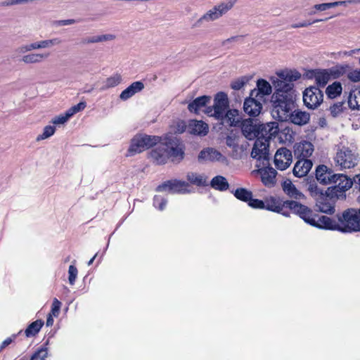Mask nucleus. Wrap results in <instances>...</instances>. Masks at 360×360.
I'll list each match as a JSON object with an SVG mask.
<instances>
[{
    "mask_svg": "<svg viewBox=\"0 0 360 360\" xmlns=\"http://www.w3.org/2000/svg\"><path fill=\"white\" fill-rule=\"evenodd\" d=\"M335 178L332 183H338V185L328 187L326 191L318 187L316 181L312 176H308L304 179L305 185L310 195L316 200V206L319 212L333 214L335 212V203L337 200L346 198L345 192L353 187V179H350L343 174H335Z\"/></svg>",
    "mask_w": 360,
    "mask_h": 360,
    "instance_id": "nucleus-1",
    "label": "nucleus"
},
{
    "mask_svg": "<svg viewBox=\"0 0 360 360\" xmlns=\"http://www.w3.org/2000/svg\"><path fill=\"white\" fill-rule=\"evenodd\" d=\"M309 225L319 229L338 231L343 233L360 231V214L356 208H347L333 217L319 215L312 211Z\"/></svg>",
    "mask_w": 360,
    "mask_h": 360,
    "instance_id": "nucleus-2",
    "label": "nucleus"
},
{
    "mask_svg": "<svg viewBox=\"0 0 360 360\" xmlns=\"http://www.w3.org/2000/svg\"><path fill=\"white\" fill-rule=\"evenodd\" d=\"M271 98V115L281 122L287 121L290 111L296 108V91L289 85L277 84Z\"/></svg>",
    "mask_w": 360,
    "mask_h": 360,
    "instance_id": "nucleus-3",
    "label": "nucleus"
},
{
    "mask_svg": "<svg viewBox=\"0 0 360 360\" xmlns=\"http://www.w3.org/2000/svg\"><path fill=\"white\" fill-rule=\"evenodd\" d=\"M205 113L214 117L222 125L229 127H237L241 120L239 110L229 108L228 96L222 91L218 92L215 95L213 105L207 107Z\"/></svg>",
    "mask_w": 360,
    "mask_h": 360,
    "instance_id": "nucleus-4",
    "label": "nucleus"
},
{
    "mask_svg": "<svg viewBox=\"0 0 360 360\" xmlns=\"http://www.w3.org/2000/svg\"><path fill=\"white\" fill-rule=\"evenodd\" d=\"M285 208L292 211L295 214L299 215L306 223L309 224L312 216V210L306 205L294 200L282 202L279 198L274 196H271L264 202V210L280 213L285 217H289L290 213L288 211H284Z\"/></svg>",
    "mask_w": 360,
    "mask_h": 360,
    "instance_id": "nucleus-5",
    "label": "nucleus"
},
{
    "mask_svg": "<svg viewBox=\"0 0 360 360\" xmlns=\"http://www.w3.org/2000/svg\"><path fill=\"white\" fill-rule=\"evenodd\" d=\"M279 131L278 124L276 122L259 124L258 136L256 139L252 152V158H262L267 163V155H269V142L272 138L276 137Z\"/></svg>",
    "mask_w": 360,
    "mask_h": 360,
    "instance_id": "nucleus-6",
    "label": "nucleus"
},
{
    "mask_svg": "<svg viewBox=\"0 0 360 360\" xmlns=\"http://www.w3.org/2000/svg\"><path fill=\"white\" fill-rule=\"evenodd\" d=\"M162 137L158 136H150L147 134L136 135L131 141L128 149L129 155H134L140 153L150 147L155 146L160 142Z\"/></svg>",
    "mask_w": 360,
    "mask_h": 360,
    "instance_id": "nucleus-7",
    "label": "nucleus"
},
{
    "mask_svg": "<svg viewBox=\"0 0 360 360\" xmlns=\"http://www.w3.org/2000/svg\"><path fill=\"white\" fill-rule=\"evenodd\" d=\"M236 0H229L214 6L212 9L209 10L202 17H200L193 25L194 27H198L201 24L205 22L214 21L219 19L223 15L226 14L234 6Z\"/></svg>",
    "mask_w": 360,
    "mask_h": 360,
    "instance_id": "nucleus-8",
    "label": "nucleus"
},
{
    "mask_svg": "<svg viewBox=\"0 0 360 360\" xmlns=\"http://www.w3.org/2000/svg\"><path fill=\"white\" fill-rule=\"evenodd\" d=\"M259 161V164H257L256 167H259L257 172L261 176L262 182L266 187H274L276 183V177L277 172L275 169L270 166L269 164V155H267V163H264V160L262 158H256Z\"/></svg>",
    "mask_w": 360,
    "mask_h": 360,
    "instance_id": "nucleus-9",
    "label": "nucleus"
},
{
    "mask_svg": "<svg viewBox=\"0 0 360 360\" xmlns=\"http://www.w3.org/2000/svg\"><path fill=\"white\" fill-rule=\"evenodd\" d=\"M167 146L168 159L173 162H180L184 158V148L180 140L173 135H167L164 138Z\"/></svg>",
    "mask_w": 360,
    "mask_h": 360,
    "instance_id": "nucleus-10",
    "label": "nucleus"
},
{
    "mask_svg": "<svg viewBox=\"0 0 360 360\" xmlns=\"http://www.w3.org/2000/svg\"><path fill=\"white\" fill-rule=\"evenodd\" d=\"M337 166L342 169H350L357 165V155L349 148L343 146L338 150L334 158Z\"/></svg>",
    "mask_w": 360,
    "mask_h": 360,
    "instance_id": "nucleus-11",
    "label": "nucleus"
},
{
    "mask_svg": "<svg viewBox=\"0 0 360 360\" xmlns=\"http://www.w3.org/2000/svg\"><path fill=\"white\" fill-rule=\"evenodd\" d=\"M323 101V93L315 86L307 88L303 92V102L309 109L317 108Z\"/></svg>",
    "mask_w": 360,
    "mask_h": 360,
    "instance_id": "nucleus-12",
    "label": "nucleus"
},
{
    "mask_svg": "<svg viewBox=\"0 0 360 360\" xmlns=\"http://www.w3.org/2000/svg\"><path fill=\"white\" fill-rule=\"evenodd\" d=\"M188 184L184 181L177 179L169 180L165 181L156 188V191L163 192L168 191L172 193H188L187 187Z\"/></svg>",
    "mask_w": 360,
    "mask_h": 360,
    "instance_id": "nucleus-13",
    "label": "nucleus"
},
{
    "mask_svg": "<svg viewBox=\"0 0 360 360\" xmlns=\"http://www.w3.org/2000/svg\"><path fill=\"white\" fill-rule=\"evenodd\" d=\"M278 77L272 79L274 87H276L277 84L289 85L294 89L293 82L298 80L301 77V74L296 70H284L277 73Z\"/></svg>",
    "mask_w": 360,
    "mask_h": 360,
    "instance_id": "nucleus-14",
    "label": "nucleus"
},
{
    "mask_svg": "<svg viewBox=\"0 0 360 360\" xmlns=\"http://www.w3.org/2000/svg\"><path fill=\"white\" fill-rule=\"evenodd\" d=\"M259 122L257 120L248 118L242 121L240 120V124L237 126H241L243 134L249 140H253L257 138L259 131Z\"/></svg>",
    "mask_w": 360,
    "mask_h": 360,
    "instance_id": "nucleus-15",
    "label": "nucleus"
},
{
    "mask_svg": "<svg viewBox=\"0 0 360 360\" xmlns=\"http://www.w3.org/2000/svg\"><path fill=\"white\" fill-rule=\"evenodd\" d=\"M159 143L160 144L150 151V157L155 164L164 165L168 160L167 148L164 139Z\"/></svg>",
    "mask_w": 360,
    "mask_h": 360,
    "instance_id": "nucleus-16",
    "label": "nucleus"
},
{
    "mask_svg": "<svg viewBox=\"0 0 360 360\" xmlns=\"http://www.w3.org/2000/svg\"><path fill=\"white\" fill-rule=\"evenodd\" d=\"M259 98L255 96L246 98L243 103V110L250 117L258 116L262 109V105Z\"/></svg>",
    "mask_w": 360,
    "mask_h": 360,
    "instance_id": "nucleus-17",
    "label": "nucleus"
},
{
    "mask_svg": "<svg viewBox=\"0 0 360 360\" xmlns=\"http://www.w3.org/2000/svg\"><path fill=\"white\" fill-rule=\"evenodd\" d=\"M335 176L332 169L324 165H320L316 169V179H314L321 184L326 185L334 181Z\"/></svg>",
    "mask_w": 360,
    "mask_h": 360,
    "instance_id": "nucleus-18",
    "label": "nucleus"
},
{
    "mask_svg": "<svg viewBox=\"0 0 360 360\" xmlns=\"http://www.w3.org/2000/svg\"><path fill=\"white\" fill-rule=\"evenodd\" d=\"M309 78H314L316 81V87L323 88L331 79L327 69H315L307 73Z\"/></svg>",
    "mask_w": 360,
    "mask_h": 360,
    "instance_id": "nucleus-19",
    "label": "nucleus"
},
{
    "mask_svg": "<svg viewBox=\"0 0 360 360\" xmlns=\"http://www.w3.org/2000/svg\"><path fill=\"white\" fill-rule=\"evenodd\" d=\"M309 113L300 109H296V108L290 111L289 117H287V121H290L291 123L298 126L307 124L309 122Z\"/></svg>",
    "mask_w": 360,
    "mask_h": 360,
    "instance_id": "nucleus-20",
    "label": "nucleus"
},
{
    "mask_svg": "<svg viewBox=\"0 0 360 360\" xmlns=\"http://www.w3.org/2000/svg\"><path fill=\"white\" fill-rule=\"evenodd\" d=\"M257 89L251 91L250 96L263 100L264 96L270 95L272 92V86L264 79H259L257 82Z\"/></svg>",
    "mask_w": 360,
    "mask_h": 360,
    "instance_id": "nucleus-21",
    "label": "nucleus"
},
{
    "mask_svg": "<svg viewBox=\"0 0 360 360\" xmlns=\"http://www.w3.org/2000/svg\"><path fill=\"white\" fill-rule=\"evenodd\" d=\"M313 166L311 160L304 158H298V160L295 163L292 173L296 177L305 176L310 171Z\"/></svg>",
    "mask_w": 360,
    "mask_h": 360,
    "instance_id": "nucleus-22",
    "label": "nucleus"
},
{
    "mask_svg": "<svg viewBox=\"0 0 360 360\" xmlns=\"http://www.w3.org/2000/svg\"><path fill=\"white\" fill-rule=\"evenodd\" d=\"M313 151L314 146L309 141H304L294 146V153L297 158L307 159L312 155Z\"/></svg>",
    "mask_w": 360,
    "mask_h": 360,
    "instance_id": "nucleus-23",
    "label": "nucleus"
},
{
    "mask_svg": "<svg viewBox=\"0 0 360 360\" xmlns=\"http://www.w3.org/2000/svg\"><path fill=\"white\" fill-rule=\"evenodd\" d=\"M143 89L144 84L142 82H134L121 92L120 95V98L124 101H127L129 98H131L136 93L142 91Z\"/></svg>",
    "mask_w": 360,
    "mask_h": 360,
    "instance_id": "nucleus-24",
    "label": "nucleus"
},
{
    "mask_svg": "<svg viewBox=\"0 0 360 360\" xmlns=\"http://www.w3.org/2000/svg\"><path fill=\"white\" fill-rule=\"evenodd\" d=\"M190 134L205 136L208 133V125L202 121L191 120L188 125Z\"/></svg>",
    "mask_w": 360,
    "mask_h": 360,
    "instance_id": "nucleus-25",
    "label": "nucleus"
},
{
    "mask_svg": "<svg viewBox=\"0 0 360 360\" xmlns=\"http://www.w3.org/2000/svg\"><path fill=\"white\" fill-rule=\"evenodd\" d=\"M211 96H202L196 98L192 102H191L188 105V110L191 112H194L198 114L199 110L202 107H206V105L210 102Z\"/></svg>",
    "mask_w": 360,
    "mask_h": 360,
    "instance_id": "nucleus-26",
    "label": "nucleus"
},
{
    "mask_svg": "<svg viewBox=\"0 0 360 360\" xmlns=\"http://www.w3.org/2000/svg\"><path fill=\"white\" fill-rule=\"evenodd\" d=\"M281 186L284 193L290 198H295L296 200H300L304 198V194L297 189L295 186L290 179L285 180L282 183Z\"/></svg>",
    "mask_w": 360,
    "mask_h": 360,
    "instance_id": "nucleus-27",
    "label": "nucleus"
},
{
    "mask_svg": "<svg viewBox=\"0 0 360 360\" xmlns=\"http://www.w3.org/2000/svg\"><path fill=\"white\" fill-rule=\"evenodd\" d=\"M222 155L218 150L208 148L201 150L198 155V161H216L219 160Z\"/></svg>",
    "mask_w": 360,
    "mask_h": 360,
    "instance_id": "nucleus-28",
    "label": "nucleus"
},
{
    "mask_svg": "<svg viewBox=\"0 0 360 360\" xmlns=\"http://www.w3.org/2000/svg\"><path fill=\"white\" fill-rule=\"evenodd\" d=\"M210 186L215 190L224 191L229 189V184L224 176L217 175L211 180Z\"/></svg>",
    "mask_w": 360,
    "mask_h": 360,
    "instance_id": "nucleus-29",
    "label": "nucleus"
},
{
    "mask_svg": "<svg viewBox=\"0 0 360 360\" xmlns=\"http://www.w3.org/2000/svg\"><path fill=\"white\" fill-rule=\"evenodd\" d=\"M342 86L340 82H334L326 89V94L328 98L334 99L341 95Z\"/></svg>",
    "mask_w": 360,
    "mask_h": 360,
    "instance_id": "nucleus-30",
    "label": "nucleus"
},
{
    "mask_svg": "<svg viewBox=\"0 0 360 360\" xmlns=\"http://www.w3.org/2000/svg\"><path fill=\"white\" fill-rule=\"evenodd\" d=\"M115 39V35L111 34H101L89 37L82 39L81 43L83 44L99 43L106 41H111Z\"/></svg>",
    "mask_w": 360,
    "mask_h": 360,
    "instance_id": "nucleus-31",
    "label": "nucleus"
},
{
    "mask_svg": "<svg viewBox=\"0 0 360 360\" xmlns=\"http://www.w3.org/2000/svg\"><path fill=\"white\" fill-rule=\"evenodd\" d=\"M347 103L352 110H360V87L350 92Z\"/></svg>",
    "mask_w": 360,
    "mask_h": 360,
    "instance_id": "nucleus-32",
    "label": "nucleus"
},
{
    "mask_svg": "<svg viewBox=\"0 0 360 360\" xmlns=\"http://www.w3.org/2000/svg\"><path fill=\"white\" fill-rule=\"evenodd\" d=\"M49 53H30L25 55L22 58V61L27 64H33L41 63L43 60L47 58Z\"/></svg>",
    "mask_w": 360,
    "mask_h": 360,
    "instance_id": "nucleus-33",
    "label": "nucleus"
},
{
    "mask_svg": "<svg viewBox=\"0 0 360 360\" xmlns=\"http://www.w3.org/2000/svg\"><path fill=\"white\" fill-rule=\"evenodd\" d=\"M231 193L236 198L247 203H248L253 196L252 192L245 188H238L235 191H232Z\"/></svg>",
    "mask_w": 360,
    "mask_h": 360,
    "instance_id": "nucleus-34",
    "label": "nucleus"
},
{
    "mask_svg": "<svg viewBox=\"0 0 360 360\" xmlns=\"http://www.w3.org/2000/svg\"><path fill=\"white\" fill-rule=\"evenodd\" d=\"M44 325V321L41 319L36 320L31 323L26 328L25 333L27 337L36 335Z\"/></svg>",
    "mask_w": 360,
    "mask_h": 360,
    "instance_id": "nucleus-35",
    "label": "nucleus"
},
{
    "mask_svg": "<svg viewBox=\"0 0 360 360\" xmlns=\"http://www.w3.org/2000/svg\"><path fill=\"white\" fill-rule=\"evenodd\" d=\"M122 82V77L119 74H115L108 78L104 82V85L100 89L101 91H105L110 88H113L120 84Z\"/></svg>",
    "mask_w": 360,
    "mask_h": 360,
    "instance_id": "nucleus-36",
    "label": "nucleus"
},
{
    "mask_svg": "<svg viewBox=\"0 0 360 360\" xmlns=\"http://www.w3.org/2000/svg\"><path fill=\"white\" fill-rule=\"evenodd\" d=\"M187 180L192 184L198 186H206V179L203 176L194 172H188L186 175Z\"/></svg>",
    "mask_w": 360,
    "mask_h": 360,
    "instance_id": "nucleus-37",
    "label": "nucleus"
},
{
    "mask_svg": "<svg viewBox=\"0 0 360 360\" xmlns=\"http://www.w3.org/2000/svg\"><path fill=\"white\" fill-rule=\"evenodd\" d=\"M252 79V77L250 76H243L240 77L233 81L231 82L230 86L231 89L234 90H240L242 88L246 85L250 80Z\"/></svg>",
    "mask_w": 360,
    "mask_h": 360,
    "instance_id": "nucleus-38",
    "label": "nucleus"
},
{
    "mask_svg": "<svg viewBox=\"0 0 360 360\" xmlns=\"http://www.w3.org/2000/svg\"><path fill=\"white\" fill-rule=\"evenodd\" d=\"M327 70L330 79H338L345 73L346 68L342 65H335L327 69Z\"/></svg>",
    "mask_w": 360,
    "mask_h": 360,
    "instance_id": "nucleus-39",
    "label": "nucleus"
},
{
    "mask_svg": "<svg viewBox=\"0 0 360 360\" xmlns=\"http://www.w3.org/2000/svg\"><path fill=\"white\" fill-rule=\"evenodd\" d=\"M344 109H345V102L343 101L335 103L329 108L330 115L333 117H336L340 115L343 112Z\"/></svg>",
    "mask_w": 360,
    "mask_h": 360,
    "instance_id": "nucleus-40",
    "label": "nucleus"
},
{
    "mask_svg": "<svg viewBox=\"0 0 360 360\" xmlns=\"http://www.w3.org/2000/svg\"><path fill=\"white\" fill-rule=\"evenodd\" d=\"M62 40L60 38H53L51 39H46L39 41V48L40 49H46V48H50L53 46L58 45L61 44Z\"/></svg>",
    "mask_w": 360,
    "mask_h": 360,
    "instance_id": "nucleus-41",
    "label": "nucleus"
},
{
    "mask_svg": "<svg viewBox=\"0 0 360 360\" xmlns=\"http://www.w3.org/2000/svg\"><path fill=\"white\" fill-rule=\"evenodd\" d=\"M276 155H277V157H281L285 161H290L292 162V152L290 150L287 149L286 148H279L276 151Z\"/></svg>",
    "mask_w": 360,
    "mask_h": 360,
    "instance_id": "nucleus-42",
    "label": "nucleus"
},
{
    "mask_svg": "<svg viewBox=\"0 0 360 360\" xmlns=\"http://www.w3.org/2000/svg\"><path fill=\"white\" fill-rule=\"evenodd\" d=\"M56 131V128L53 126L48 125L44 128L43 133L37 137V141H41L51 136Z\"/></svg>",
    "mask_w": 360,
    "mask_h": 360,
    "instance_id": "nucleus-43",
    "label": "nucleus"
},
{
    "mask_svg": "<svg viewBox=\"0 0 360 360\" xmlns=\"http://www.w3.org/2000/svg\"><path fill=\"white\" fill-rule=\"evenodd\" d=\"M274 163L278 169L285 170L290 165L292 162L290 161H285L281 157H277V155L275 154Z\"/></svg>",
    "mask_w": 360,
    "mask_h": 360,
    "instance_id": "nucleus-44",
    "label": "nucleus"
},
{
    "mask_svg": "<svg viewBox=\"0 0 360 360\" xmlns=\"http://www.w3.org/2000/svg\"><path fill=\"white\" fill-rule=\"evenodd\" d=\"M333 17V16H330V17H328V18H323V19H316V20H313L312 22L304 21V22H302L292 24V25H291V27L292 28L305 27H307V26H309L310 25H312L314 23H316V22H326L328 20L332 18Z\"/></svg>",
    "mask_w": 360,
    "mask_h": 360,
    "instance_id": "nucleus-45",
    "label": "nucleus"
},
{
    "mask_svg": "<svg viewBox=\"0 0 360 360\" xmlns=\"http://www.w3.org/2000/svg\"><path fill=\"white\" fill-rule=\"evenodd\" d=\"M47 355V349L46 347H41L32 354L30 360H45Z\"/></svg>",
    "mask_w": 360,
    "mask_h": 360,
    "instance_id": "nucleus-46",
    "label": "nucleus"
},
{
    "mask_svg": "<svg viewBox=\"0 0 360 360\" xmlns=\"http://www.w3.org/2000/svg\"><path fill=\"white\" fill-rule=\"evenodd\" d=\"M167 200L160 195H155L153 205L160 210H163L167 205Z\"/></svg>",
    "mask_w": 360,
    "mask_h": 360,
    "instance_id": "nucleus-47",
    "label": "nucleus"
},
{
    "mask_svg": "<svg viewBox=\"0 0 360 360\" xmlns=\"http://www.w3.org/2000/svg\"><path fill=\"white\" fill-rule=\"evenodd\" d=\"M248 205L254 209H264V201L259 199L251 198V200L248 202Z\"/></svg>",
    "mask_w": 360,
    "mask_h": 360,
    "instance_id": "nucleus-48",
    "label": "nucleus"
},
{
    "mask_svg": "<svg viewBox=\"0 0 360 360\" xmlns=\"http://www.w3.org/2000/svg\"><path fill=\"white\" fill-rule=\"evenodd\" d=\"M68 274L69 283L70 285H74L78 274L77 269L74 265H70L69 266Z\"/></svg>",
    "mask_w": 360,
    "mask_h": 360,
    "instance_id": "nucleus-49",
    "label": "nucleus"
},
{
    "mask_svg": "<svg viewBox=\"0 0 360 360\" xmlns=\"http://www.w3.org/2000/svg\"><path fill=\"white\" fill-rule=\"evenodd\" d=\"M236 136L234 134H231L226 137V144L231 148H236L238 146Z\"/></svg>",
    "mask_w": 360,
    "mask_h": 360,
    "instance_id": "nucleus-50",
    "label": "nucleus"
},
{
    "mask_svg": "<svg viewBox=\"0 0 360 360\" xmlns=\"http://www.w3.org/2000/svg\"><path fill=\"white\" fill-rule=\"evenodd\" d=\"M61 303L56 298L53 300L52 307H51V313L54 316H57L59 313V310L60 308Z\"/></svg>",
    "mask_w": 360,
    "mask_h": 360,
    "instance_id": "nucleus-51",
    "label": "nucleus"
},
{
    "mask_svg": "<svg viewBox=\"0 0 360 360\" xmlns=\"http://www.w3.org/2000/svg\"><path fill=\"white\" fill-rule=\"evenodd\" d=\"M348 78L349 80L354 82L360 81V70H354L348 74Z\"/></svg>",
    "mask_w": 360,
    "mask_h": 360,
    "instance_id": "nucleus-52",
    "label": "nucleus"
},
{
    "mask_svg": "<svg viewBox=\"0 0 360 360\" xmlns=\"http://www.w3.org/2000/svg\"><path fill=\"white\" fill-rule=\"evenodd\" d=\"M243 36L241 35H238V36H234V37H231L227 39H225L222 42H221V45L222 46H227L231 43H233V42H237L239 40H240L241 39H243Z\"/></svg>",
    "mask_w": 360,
    "mask_h": 360,
    "instance_id": "nucleus-53",
    "label": "nucleus"
},
{
    "mask_svg": "<svg viewBox=\"0 0 360 360\" xmlns=\"http://www.w3.org/2000/svg\"><path fill=\"white\" fill-rule=\"evenodd\" d=\"M76 22V20L74 19H68V20H56L54 22V25L56 26H65L72 25Z\"/></svg>",
    "mask_w": 360,
    "mask_h": 360,
    "instance_id": "nucleus-54",
    "label": "nucleus"
},
{
    "mask_svg": "<svg viewBox=\"0 0 360 360\" xmlns=\"http://www.w3.org/2000/svg\"><path fill=\"white\" fill-rule=\"evenodd\" d=\"M352 1L349 0V1H340L328 3V9L335 8V7L339 6H346L349 3H352Z\"/></svg>",
    "mask_w": 360,
    "mask_h": 360,
    "instance_id": "nucleus-55",
    "label": "nucleus"
},
{
    "mask_svg": "<svg viewBox=\"0 0 360 360\" xmlns=\"http://www.w3.org/2000/svg\"><path fill=\"white\" fill-rule=\"evenodd\" d=\"M68 120L67 119V117H65V115H60L59 116L54 117L52 120L51 122L54 124H64Z\"/></svg>",
    "mask_w": 360,
    "mask_h": 360,
    "instance_id": "nucleus-56",
    "label": "nucleus"
},
{
    "mask_svg": "<svg viewBox=\"0 0 360 360\" xmlns=\"http://www.w3.org/2000/svg\"><path fill=\"white\" fill-rule=\"evenodd\" d=\"M16 338V335H13L12 337L6 338L5 340L2 342V343L0 345V352L4 349L5 347L8 346L13 340Z\"/></svg>",
    "mask_w": 360,
    "mask_h": 360,
    "instance_id": "nucleus-57",
    "label": "nucleus"
},
{
    "mask_svg": "<svg viewBox=\"0 0 360 360\" xmlns=\"http://www.w3.org/2000/svg\"><path fill=\"white\" fill-rule=\"evenodd\" d=\"M86 106V103L84 101H81L78 104L72 106V111L77 112H79L82 110H83Z\"/></svg>",
    "mask_w": 360,
    "mask_h": 360,
    "instance_id": "nucleus-58",
    "label": "nucleus"
},
{
    "mask_svg": "<svg viewBox=\"0 0 360 360\" xmlns=\"http://www.w3.org/2000/svg\"><path fill=\"white\" fill-rule=\"evenodd\" d=\"M316 11H324L328 9V3L315 4L313 7Z\"/></svg>",
    "mask_w": 360,
    "mask_h": 360,
    "instance_id": "nucleus-59",
    "label": "nucleus"
},
{
    "mask_svg": "<svg viewBox=\"0 0 360 360\" xmlns=\"http://www.w3.org/2000/svg\"><path fill=\"white\" fill-rule=\"evenodd\" d=\"M354 189H358L360 191V174L355 175L353 178Z\"/></svg>",
    "mask_w": 360,
    "mask_h": 360,
    "instance_id": "nucleus-60",
    "label": "nucleus"
},
{
    "mask_svg": "<svg viewBox=\"0 0 360 360\" xmlns=\"http://www.w3.org/2000/svg\"><path fill=\"white\" fill-rule=\"evenodd\" d=\"M16 51L19 53H25L26 52H28L30 51L29 49H28V45L26 44V45H22L20 47H18L17 49H16Z\"/></svg>",
    "mask_w": 360,
    "mask_h": 360,
    "instance_id": "nucleus-61",
    "label": "nucleus"
},
{
    "mask_svg": "<svg viewBox=\"0 0 360 360\" xmlns=\"http://www.w3.org/2000/svg\"><path fill=\"white\" fill-rule=\"evenodd\" d=\"M27 45H28V49L30 51H32V50H35V49H40L39 41L31 43Z\"/></svg>",
    "mask_w": 360,
    "mask_h": 360,
    "instance_id": "nucleus-62",
    "label": "nucleus"
},
{
    "mask_svg": "<svg viewBox=\"0 0 360 360\" xmlns=\"http://www.w3.org/2000/svg\"><path fill=\"white\" fill-rule=\"evenodd\" d=\"M75 114H76L75 112L72 111V107H71L70 109H68L65 113L64 114L68 120H69L72 116H73Z\"/></svg>",
    "mask_w": 360,
    "mask_h": 360,
    "instance_id": "nucleus-63",
    "label": "nucleus"
},
{
    "mask_svg": "<svg viewBox=\"0 0 360 360\" xmlns=\"http://www.w3.org/2000/svg\"><path fill=\"white\" fill-rule=\"evenodd\" d=\"M53 324V319L51 314H49L46 319V326H51Z\"/></svg>",
    "mask_w": 360,
    "mask_h": 360,
    "instance_id": "nucleus-64",
    "label": "nucleus"
}]
</instances>
